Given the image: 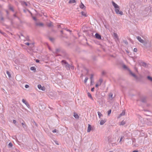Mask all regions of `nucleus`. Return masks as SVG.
Returning <instances> with one entry per match:
<instances>
[{
  "label": "nucleus",
  "instance_id": "nucleus-31",
  "mask_svg": "<svg viewBox=\"0 0 152 152\" xmlns=\"http://www.w3.org/2000/svg\"><path fill=\"white\" fill-rule=\"evenodd\" d=\"M6 73L8 75L9 77V78L11 77V74H10V73L8 71H7L6 72Z\"/></svg>",
  "mask_w": 152,
  "mask_h": 152
},
{
  "label": "nucleus",
  "instance_id": "nucleus-42",
  "mask_svg": "<svg viewBox=\"0 0 152 152\" xmlns=\"http://www.w3.org/2000/svg\"><path fill=\"white\" fill-rule=\"evenodd\" d=\"M23 12H26L27 11L28 12H29L31 14H32L29 11V10H23Z\"/></svg>",
  "mask_w": 152,
  "mask_h": 152
},
{
  "label": "nucleus",
  "instance_id": "nucleus-15",
  "mask_svg": "<svg viewBox=\"0 0 152 152\" xmlns=\"http://www.w3.org/2000/svg\"><path fill=\"white\" fill-rule=\"evenodd\" d=\"M63 56L65 58L68 59L69 58L68 55L66 53H64L63 54Z\"/></svg>",
  "mask_w": 152,
  "mask_h": 152
},
{
  "label": "nucleus",
  "instance_id": "nucleus-34",
  "mask_svg": "<svg viewBox=\"0 0 152 152\" xmlns=\"http://www.w3.org/2000/svg\"><path fill=\"white\" fill-rule=\"evenodd\" d=\"M32 123L33 125H35V126H36L37 127V124L36 123V122L34 121L33 120V121L32 122Z\"/></svg>",
  "mask_w": 152,
  "mask_h": 152
},
{
  "label": "nucleus",
  "instance_id": "nucleus-59",
  "mask_svg": "<svg viewBox=\"0 0 152 152\" xmlns=\"http://www.w3.org/2000/svg\"><path fill=\"white\" fill-rule=\"evenodd\" d=\"M109 152H116L115 151V150H114L113 151H110Z\"/></svg>",
  "mask_w": 152,
  "mask_h": 152
},
{
  "label": "nucleus",
  "instance_id": "nucleus-30",
  "mask_svg": "<svg viewBox=\"0 0 152 152\" xmlns=\"http://www.w3.org/2000/svg\"><path fill=\"white\" fill-rule=\"evenodd\" d=\"M61 49L60 48H56V53H58L60 51Z\"/></svg>",
  "mask_w": 152,
  "mask_h": 152
},
{
  "label": "nucleus",
  "instance_id": "nucleus-56",
  "mask_svg": "<svg viewBox=\"0 0 152 152\" xmlns=\"http://www.w3.org/2000/svg\"><path fill=\"white\" fill-rule=\"evenodd\" d=\"M148 9L149 10H152V7H151L150 6L149 7H148Z\"/></svg>",
  "mask_w": 152,
  "mask_h": 152
},
{
  "label": "nucleus",
  "instance_id": "nucleus-44",
  "mask_svg": "<svg viewBox=\"0 0 152 152\" xmlns=\"http://www.w3.org/2000/svg\"><path fill=\"white\" fill-rule=\"evenodd\" d=\"M25 87L26 88H27L29 87V86L27 84H26L25 85Z\"/></svg>",
  "mask_w": 152,
  "mask_h": 152
},
{
  "label": "nucleus",
  "instance_id": "nucleus-20",
  "mask_svg": "<svg viewBox=\"0 0 152 152\" xmlns=\"http://www.w3.org/2000/svg\"><path fill=\"white\" fill-rule=\"evenodd\" d=\"M30 69L34 71V72H36V68L34 66H32L30 68Z\"/></svg>",
  "mask_w": 152,
  "mask_h": 152
},
{
  "label": "nucleus",
  "instance_id": "nucleus-10",
  "mask_svg": "<svg viewBox=\"0 0 152 152\" xmlns=\"http://www.w3.org/2000/svg\"><path fill=\"white\" fill-rule=\"evenodd\" d=\"M140 101L143 103H145L146 102V98L145 97H142Z\"/></svg>",
  "mask_w": 152,
  "mask_h": 152
},
{
  "label": "nucleus",
  "instance_id": "nucleus-37",
  "mask_svg": "<svg viewBox=\"0 0 152 152\" xmlns=\"http://www.w3.org/2000/svg\"><path fill=\"white\" fill-rule=\"evenodd\" d=\"M88 78L87 77H86L85 78V80H84V83H86L87 82V80H88Z\"/></svg>",
  "mask_w": 152,
  "mask_h": 152
},
{
  "label": "nucleus",
  "instance_id": "nucleus-3",
  "mask_svg": "<svg viewBox=\"0 0 152 152\" xmlns=\"http://www.w3.org/2000/svg\"><path fill=\"white\" fill-rule=\"evenodd\" d=\"M61 62L62 65L64 67H65L66 69H68L69 68L70 65L66 61L63 60Z\"/></svg>",
  "mask_w": 152,
  "mask_h": 152
},
{
  "label": "nucleus",
  "instance_id": "nucleus-19",
  "mask_svg": "<svg viewBox=\"0 0 152 152\" xmlns=\"http://www.w3.org/2000/svg\"><path fill=\"white\" fill-rule=\"evenodd\" d=\"M53 23L51 22L49 23H47V26L49 27H51L53 26V25L52 24Z\"/></svg>",
  "mask_w": 152,
  "mask_h": 152
},
{
  "label": "nucleus",
  "instance_id": "nucleus-47",
  "mask_svg": "<svg viewBox=\"0 0 152 152\" xmlns=\"http://www.w3.org/2000/svg\"><path fill=\"white\" fill-rule=\"evenodd\" d=\"M99 81L100 82V85H101L102 83V81H103V80H102V79H100L99 80Z\"/></svg>",
  "mask_w": 152,
  "mask_h": 152
},
{
  "label": "nucleus",
  "instance_id": "nucleus-32",
  "mask_svg": "<svg viewBox=\"0 0 152 152\" xmlns=\"http://www.w3.org/2000/svg\"><path fill=\"white\" fill-rule=\"evenodd\" d=\"M98 114L99 116V118H100V117L103 116V115L102 114V113L99 112H98Z\"/></svg>",
  "mask_w": 152,
  "mask_h": 152
},
{
  "label": "nucleus",
  "instance_id": "nucleus-26",
  "mask_svg": "<svg viewBox=\"0 0 152 152\" xmlns=\"http://www.w3.org/2000/svg\"><path fill=\"white\" fill-rule=\"evenodd\" d=\"M21 124L22 126H23V127L24 129L26 128H27V125L26 124L24 123H22Z\"/></svg>",
  "mask_w": 152,
  "mask_h": 152
},
{
  "label": "nucleus",
  "instance_id": "nucleus-64",
  "mask_svg": "<svg viewBox=\"0 0 152 152\" xmlns=\"http://www.w3.org/2000/svg\"><path fill=\"white\" fill-rule=\"evenodd\" d=\"M6 12L7 14H8V10H6Z\"/></svg>",
  "mask_w": 152,
  "mask_h": 152
},
{
  "label": "nucleus",
  "instance_id": "nucleus-25",
  "mask_svg": "<svg viewBox=\"0 0 152 152\" xmlns=\"http://www.w3.org/2000/svg\"><path fill=\"white\" fill-rule=\"evenodd\" d=\"M76 2L75 0H70L69 1V4H72Z\"/></svg>",
  "mask_w": 152,
  "mask_h": 152
},
{
  "label": "nucleus",
  "instance_id": "nucleus-8",
  "mask_svg": "<svg viewBox=\"0 0 152 152\" xmlns=\"http://www.w3.org/2000/svg\"><path fill=\"white\" fill-rule=\"evenodd\" d=\"M38 88L39 89L42 90L43 91H45V88L44 86H42L40 84H39L37 86Z\"/></svg>",
  "mask_w": 152,
  "mask_h": 152
},
{
  "label": "nucleus",
  "instance_id": "nucleus-27",
  "mask_svg": "<svg viewBox=\"0 0 152 152\" xmlns=\"http://www.w3.org/2000/svg\"><path fill=\"white\" fill-rule=\"evenodd\" d=\"M49 39L52 42H54V41L55 40V39L53 38L49 37Z\"/></svg>",
  "mask_w": 152,
  "mask_h": 152
},
{
  "label": "nucleus",
  "instance_id": "nucleus-41",
  "mask_svg": "<svg viewBox=\"0 0 152 152\" xmlns=\"http://www.w3.org/2000/svg\"><path fill=\"white\" fill-rule=\"evenodd\" d=\"M4 20V18L1 16H0V21L1 20Z\"/></svg>",
  "mask_w": 152,
  "mask_h": 152
},
{
  "label": "nucleus",
  "instance_id": "nucleus-1",
  "mask_svg": "<svg viewBox=\"0 0 152 152\" xmlns=\"http://www.w3.org/2000/svg\"><path fill=\"white\" fill-rule=\"evenodd\" d=\"M122 67L124 69L128 71L129 72L130 75H132L135 79H137L138 77L135 74L132 72L130 69L127 66L123 63L122 64Z\"/></svg>",
  "mask_w": 152,
  "mask_h": 152
},
{
  "label": "nucleus",
  "instance_id": "nucleus-40",
  "mask_svg": "<svg viewBox=\"0 0 152 152\" xmlns=\"http://www.w3.org/2000/svg\"><path fill=\"white\" fill-rule=\"evenodd\" d=\"M22 102L24 103L25 104L27 103V102H26V100L24 99H22Z\"/></svg>",
  "mask_w": 152,
  "mask_h": 152
},
{
  "label": "nucleus",
  "instance_id": "nucleus-52",
  "mask_svg": "<svg viewBox=\"0 0 152 152\" xmlns=\"http://www.w3.org/2000/svg\"><path fill=\"white\" fill-rule=\"evenodd\" d=\"M94 87L92 88L91 89V91H94Z\"/></svg>",
  "mask_w": 152,
  "mask_h": 152
},
{
  "label": "nucleus",
  "instance_id": "nucleus-49",
  "mask_svg": "<svg viewBox=\"0 0 152 152\" xmlns=\"http://www.w3.org/2000/svg\"><path fill=\"white\" fill-rule=\"evenodd\" d=\"M33 19L35 21H36L37 20V19L36 17H33Z\"/></svg>",
  "mask_w": 152,
  "mask_h": 152
},
{
  "label": "nucleus",
  "instance_id": "nucleus-50",
  "mask_svg": "<svg viewBox=\"0 0 152 152\" xmlns=\"http://www.w3.org/2000/svg\"><path fill=\"white\" fill-rule=\"evenodd\" d=\"M36 62L37 63H39V62L40 61L39 59H37L36 60Z\"/></svg>",
  "mask_w": 152,
  "mask_h": 152
},
{
  "label": "nucleus",
  "instance_id": "nucleus-60",
  "mask_svg": "<svg viewBox=\"0 0 152 152\" xmlns=\"http://www.w3.org/2000/svg\"><path fill=\"white\" fill-rule=\"evenodd\" d=\"M138 150H134L133 151V152H138Z\"/></svg>",
  "mask_w": 152,
  "mask_h": 152
},
{
  "label": "nucleus",
  "instance_id": "nucleus-35",
  "mask_svg": "<svg viewBox=\"0 0 152 152\" xmlns=\"http://www.w3.org/2000/svg\"><path fill=\"white\" fill-rule=\"evenodd\" d=\"M111 112V110L110 109L107 111L108 115L109 116Z\"/></svg>",
  "mask_w": 152,
  "mask_h": 152
},
{
  "label": "nucleus",
  "instance_id": "nucleus-51",
  "mask_svg": "<svg viewBox=\"0 0 152 152\" xmlns=\"http://www.w3.org/2000/svg\"><path fill=\"white\" fill-rule=\"evenodd\" d=\"M94 83V80H91V85H92V83Z\"/></svg>",
  "mask_w": 152,
  "mask_h": 152
},
{
  "label": "nucleus",
  "instance_id": "nucleus-45",
  "mask_svg": "<svg viewBox=\"0 0 152 152\" xmlns=\"http://www.w3.org/2000/svg\"><path fill=\"white\" fill-rule=\"evenodd\" d=\"M57 131H58L56 129H55L54 130H53V131H52V132H53V133H55V132H56Z\"/></svg>",
  "mask_w": 152,
  "mask_h": 152
},
{
  "label": "nucleus",
  "instance_id": "nucleus-43",
  "mask_svg": "<svg viewBox=\"0 0 152 152\" xmlns=\"http://www.w3.org/2000/svg\"><path fill=\"white\" fill-rule=\"evenodd\" d=\"M25 104L26 105V106L28 107V108H29L30 106L28 103L27 102Z\"/></svg>",
  "mask_w": 152,
  "mask_h": 152
},
{
  "label": "nucleus",
  "instance_id": "nucleus-62",
  "mask_svg": "<svg viewBox=\"0 0 152 152\" xmlns=\"http://www.w3.org/2000/svg\"><path fill=\"white\" fill-rule=\"evenodd\" d=\"M66 31H69L70 32H71V31L70 30H69V29H67Z\"/></svg>",
  "mask_w": 152,
  "mask_h": 152
},
{
  "label": "nucleus",
  "instance_id": "nucleus-4",
  "mask_svg": "<svg viewBox=\"0 0 152 152\" xmlns=\"http://www.w3.org/2000/svg\"><path fill=\"white\" fill-rule=\"evenodd\" d=\"M20 2V4L24 7H27L29 4V3L24 1H21Z\"/></svg>",
  "mask_w": 152,
  "mask_h": 152
},
{
  "label": "nucleus",
  "instance_id": "nucleus-7",
  "mask_svg": "<svg viewBox=\"0 0 152 152\" xmlns=\"http://www.w3.org/2000/svg\"><path fill=\"white\" fill-rule=\"evenodd\" d=\"M95 37L96 38L100 40L102 39L101 36L98 33H96L95 34Z\"/></svg>",
  "mask_w": 152,
  "mask_h": 152
},
{
  "label": "nucleus",
  "instance_id": "nucleus-21",
  "mask_svg": "<svg viewBox=\"0 0 152 152\" xmlns=\"http://www.w3.org/2000/svg\"><path fill=\"white\" fill-rule=\"evenodd\" d=\"M147 79L151 82H152V77L150 76H148L147 77Z\"/></svg>",
  "mask_w": 152,
  "mask_h": 152
},
{
  "label": "nucleus",
  "instance_id": "nucleus-38",
  "mask_svg": "<svg viewBox=\"0 0 152 152\" xmlns=\"http://www.w3.org/2000/svg\"><path fill=\"white\" fill-rule=\"evenodd\" d=\"M93 76H94V75L93 74H91V77H90L91 80H93Z\"/></svg>",
  "mask_w": 152,
  "mask_h": 152
},
{
  "label": "nucleus",
  "instance_id": "nucleus-22",
  "mask_svg": "<svg viewBox=\"0 0 152 152\" xmlns=\"http://www.w3.org/2000/svg\"><path fill=\"white\" fill-rule=\"evenodd\" d=\"M81 14L83 16H84L85 17L87 16L86 12L85 11H82L81 12Z\"/></svg>",
  "mask_w": 152,
  "mask_h": 152
},
{
  "label": "nucleus",
  "instance_id": "nucleus-33",
  "mask_svg": "<svg viewBox=\"0 0 152 152\" xmlns=\"http://www.w3.org/2000/svg\"><path fill=\"white\" fill-rule=\"evenodd\" d=\"M126 124V122L125 121H121V124H120V125H124Z\"/></svg>",
  "mask_w": 152,
  "mask_h": 152
},
{
  "label": "nucleus",
  "instance_id": "nucleus-48",
  "mask_svg": "<svg viewBox=\"0 0 152 152\" xmlns=\"http://www.w3.org/2000/svg\"><path fill=\"white\" fill-rule=\"evenodd\" d=\"M106 72L104 71H103L102 72V74L103 75H104L105 74Z\"/></svg>",
  "mask_w": 152,
  "mask_h": 152
},
{
  "label": "nucleus",
  "instance_id": "nucleus-63",
  "mask_svg": "<svg viewBox=\"0 0 152 152\" xmlns=\"http://www.w3.org/2000/svg\"><path fill=\"white\" fill-rule=\"evenodd\" d=\"M126 44H128V42H127V41H125V42H124Z\"/></svg>",
  "mask_w": 152,
  "mask_h": 152
},
{
  "label": "nucleus",
  "instance_id": "nucleus-12",
  "mask_svg": "<svg viewBox=\"0 0 152 152\" xmlns=\"http://www.w3.org/2000/svg\"><path fill=\"white\" fill-rule=\"evenodd\" d=\"M125 110H123L121 113L118 116V118H120L121 116L125 115Z\"/></svg>",
  "mask_w": 152,
  "mask_h": 152
},
{
  "label": "nucleus",
  "instance_id": "nucleus-23",
  "mask_svg": "<svg viewBox=\"0 0 152 152\" xmlns=\"http://www.w3.org/2000/svg\"><path fill=\"white\" fill-rule=\"evenodd\" d=\"M19 13L18 12H16V13L13 14V16L14 17H17L18 19H19V17H18V16Z\"/></svg>",
  "mask_w": 152,
  "mask_h": 152
},
{
  "label": "nucleus",
  "instance_id": "nucleus-17",
  "mask_svg": "<svg viewBox=\"0 0 152 152\" xmlns=\"http://www.w3.org/2000/svg\"><path fill=\"white\" fill-rule=\"evenodd\" d=\"M106 120L105 119L102 120L100 121L99 124L100 125H103L104 124V123L106 122Z\"/></svg>",
  "mask_w": 152,
  "mask_h": 152
},
{
  "label": "nucleus",
  "instance_id": "nucleus-36",
  "mask_svg": "<svg viewBox=\"0 0 152 152\" xmlns=\"http://www.w3.org/2000/svg\"><path fill=\"white\" fill-rule=\"evenodd\" d=\"M113 35H114V37L116 38H117L118 37V35L116 33H114Z\"/></svg>",
  "mask_w": 152,
  "mask_h": 152
},
{
  "label": "nucleus",
  "instance_id": "nucleus-28",
  "mask_svg": "<svg viewBox=\"0 0 152 152\" xmlns=\"http://www.w3.org/2000/svg\"><path fill=\"white\" fill-rule=\"evenodd\" d=\"M12 144L11 142H10L8 144V147L9 148H12Z\"/></svg>",
  "mask_w": 152,
  "mask_h": 152
},
{
  "label": "nucleus",
  "instance_id": "nucleus-55",
  "mask_svg": "<svg viewBox=\"0 0 152 152\" xmlns=\"http://www.w3.org/2000/svg\"><path fill=\"white\" fill-rule=\"evenodd\" d=\"M25 44L27 45H31V44H30V43H29L28 42H27V43H26Z\"/></svg>",
  "mask_w": 152,
  "mask_h": 152
},
{
  "label": "nucleus",
  "instance_id": "nucleus-2",
  "mask_svg": "<svg viewBox=\"0 0 152 152\" xmlns=\"http://www.w3.org/2000/svg\"><path fill=\"white\" fill-rule=\"evenodd\" d=\"M143 45L146 48H149L152 47V43L150 41L148 40H145L143 43Z\"/></svg>",
  "mask_w": 152,
  "mask_h": 152
},
{
  "label": "nucleus",
  "instance_id": "nucleus-39",
  "mask_svg": "<svg viewBox=\"0 0 152 152\" xmlns=\"http://www.w3.org/2000/svg\"><path fill=\"white\" fill-rule=\"evenodd\" d=\"M113 94L112 93H110L109 94V96L110 97H111V98H113Z\"/></svg>",
  "mask_w": 152,
  "mask_h": 152
},
{
  "label": "nucleus",
  "instance_id": "nucleus-6",
  "mask_svg": "<svg viewBox=\"0 0 152 152\" xmlns=\"http://www.w3.org/2000/svg\"><path fill=\"white\" fill-rule=\"evenodd\" d=\"M138 62L140 66H142L144 67H146V66H147V64H146V63L144 62H143L141 61H139Z\"/></svg>",
  "mask_w": 152,
  "mask_h": 152
},
{
  "label": "nucleus",
  "instance_id": "nucleus-16",
  "mask_svg": "<svg viewBox=\"0 0 152 152\" xmlns=\"http://www.w3.org/2000/svg\"><path fill=\"white\" fill-rule=\"evenodd\" d=\"M36 25L37 26H43L44 24L42 23H35Z\"/></svg>",
  "mask_w": 152,
  "mask_h": 152
},
{
  "label": "nucleus",
  "instance_id": "nucleus-18",
  "mask_svg": "<svg viewBox=\"0 0 152 152\" xmlns=\"http://www.w3.org/2000/svg\"><path fill=\"white\" fill-rule=\"evenodd\" d=\"M74 116L76 119H78L79 118V116L77 113H74Z\"/></svg>",
  "mask_w": 152,
  "mask_h": 152
},
{
  "label": "nucleus",
  "instance_id": "nucleus-53",
  "mask_svg": "<svg viewBox=\"0 0 152 152\" xmlns=\"http://www.w3.org/2000/svg\"><path fill=\"white\" fill-rule=\"evenodd\" d=\"M124 136H121V137L119 142H120L122 140Z\"/></svg>",
  "mask_w": 152,
  "mask_h": 152
},
{
  "label": "nucleus",
  "instance_id": "nucleus-24",
  "mask_svg": "<svg viewBox=\"0 0 152 152\" xmlns=\"http://www.w3.org/2000/svg\"><path fill=\"white\" fill-rule=\"evenodd\" d=\"M8 7H9V10H11L14 9V7L11 4H9L8 6Z\"/></svg>",
  "mask_w": 152,
  "mask_h": 152
},
{
  "label": "nucleus",
  "instance_id": "nucleus-5",
  "mask_svg": "<svg viewBox=\"0 0 152 152\" xmlns=\"http://www.w3.org/2000/svg\"><path fill=\"white\" fill-rule=\"evenodd\" d=\"M112 4L113 6L115 8V10H119L120 8L119 6H118L114 1H112Z\"/></svg>",
  "mask_w": 152,
  "mask_h": 152
},
{
  "label": "nucleus",
  "instance_id": "nucleus-46",
  "mask_svg": "<svg viewBox=\"0 0 152 152\" xmlns=\"http://www.w3.org/2000/svg\"><path fill=\"white\" fill-rule=\"evenodd\" d=\"M137 48H134V52H137Z\"/></svg>",
  "mask_w": 152,
  "mask_h": 152
},
{
  "label": "nucleus",
  "instance_id": "nucleus-9",
  "mask_svg": "<svg viewBox=\"0 0 152 152\" xmlns=\"http://www.w3.org/2000/svg\"><path fill=\"white\" fill-rule=\"evenodd\" d=\"M92 130H93V128H92V126L91 125L88 124L87 130V132H89Z\"/></svg>",
  "mask_w": 152,
  "mask_h": 152
},
{
  "label": "nucleus",
  "instance_id": "nucleus-13",
  "mask_svg": "<svg viewBox=\"0 0 152 152\" xmlns=\"http://www.w3.org/2000/svg\"><path fill=\"white\" fill-rule=\"evenodd\" d=\"M115 11L117 14H119L121 15H123V12L120 10H115Z\"/></svg>",
  "mask_w": 152,
  "mask_h": 152
},
{
  "label": "nucleus",
  "instance_id": "nucleus-57",
  "mask_svg": "<svg viewBox=\"0 0 152 152\" xmlns=\"http://www.w3.org/2000/svg\"><path fill=\"white\" fill-rule=\"evenodd\" d=\"M57 26L58 28H61V25H58Z\"/></svg>",
  "mask_w": 152,
  "mask_h": 152
},
{
  "label": "nucleus",
  "instance_id": "nucleus-58",
  "mask_svg": "<svg viewBox=\"0 0 152 152\" xmlns=\"http://www.w3.org/2000/svg\"><path fill=\"white\" fill-rule=\"evenodd\" d=\"M99 86V84H96L95 85V87L97 88Z\"/></svg>",
  "mask_w": 152,
  "mask_h": 152
},
{
  "label": "nucleus",
  "instance_id": "nucleus-61",
  "mask_svg": "<svg viewBox=\"0 0 152 152\" xmlns=\"http://www.w3.org/2000/svg\"><path fill=\"white\" fill-rule=\"evenodd\" d=\"M135 70H136V71L137 72L138 70H137V68L135 67Z\"/></svg>",
  "mask_w": 152,
  "mask_h": 152
},
{
  "label": "nucleus",
  "instance_id": "nucleus-29",
  "mask_svg": "<svg viewBox=\"0 0 152 152\" xmlns=\"http://www.w3.org/2000/svg\"><path fill=\"white\" fill-rule=\"evenodd\" d=\"M87 94H88V97H89L90 98L93 99V98L92 97V96H91V94L90 93L88 92V93Z\"/></svg>",
  "mask_w": 152,
  "mask_h": 152
},
{
  "label": "nucleus",
  "instance_id": "nucleus-54",
  "mask_svg": "<svg viewBox=\"0 0 152 152\" xmlns=\"http://www.w3.org/2000/svg\"><path fill=\"white\" fill-rule=\"evenodd\" d=\"M16 122V121L15 120H13V123L14 124H15Z\"/></svg>",
  "mask_w": 152,
  "mask_h": 152
},
{
  "label": "nucleus",
  "instance_id": "nucleus-11",
  "mask_svg": "<svg viewBox=\"0 0 152 152\" xmlns=\"http://www.w3.org/2000/svg\"><path fill=\"white\" fill-rule=\"evenodd\" d=\"M137 39L140 42L142 43H143L144 42V41H145L142 39L140 37L137 36Z\"/></svg>",
  "mask_w": 152,
  "mask_h": 152
},
{
  "label": "nucleus",
  "instance_id": "nucleus-14",
  "mask_svg": "<svg viewBox=\"0 0 152 152\" xmlns=\"http://www.w3.org/2000/svg\"><path fill=\"white\" fill-rule=\"evenodd\" d=\"M80 7L81 9H85L86 8V7L82 3V2L80 4Z\"/></svg>",
  "mask_w": 152,
  "mask_h": 152
}]
</instances>
